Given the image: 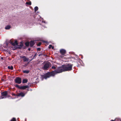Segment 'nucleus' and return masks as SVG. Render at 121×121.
Returning a JSON list of instances; mask_svg holds the SVG:
<instances>
[{
	"label": "nucleus",
	"instance_id": "obj_8",
	"mask_svg": "<svg viewBox=\"0 0 121 121\" xmlns=\"http://www.w3.org/2000/svg\"><path fill=\"white\" fill-rule=\"evenodd\" d=\"M20 58L21 59H23V61L24 62L26 61H28L29 60V59L26 58V57L25 56H21Z\"/></svg>",
	"mask_w": 121,
	"mask_h": 121
},
{
	"label": "nucleus",
	"instance_id": "obj_1",
	"mask_svg": "<svg viewBox=\"0 0 121 121\" xmlns=\"http://www.w3.org/2000/svg\"><path fill=\"white\" fill-rule=\"evenodd\" d=\"M64 71H65L63 65L61 67H58L55 71H53L51 72H48L45 74L41 75L40 78L41 80L43 81L44 79H46L47 78H49L51 76H54L57 73H60Z\"/></svg>",
	"mask_w": 121,
	"mask_h": 121
},
{
	"label": "nucleus",
	"instance_id": "obj_30",
	"mask_svg": "<svg viewBox=\"0 0 121 121\" xmlns=\"http://www.w3.org/2000/svg\"><path fill=\"white\" fill-rule=\"evenodd\" d=\"M42 55V54H40L39 55V56H41Z\"/></svg>",
	"mask_w": 121,
	"mask_h": 121
},
{
	"label": "nucleus",
	"instance_id": "obj_39",
	"mask_svg": "<svg viewBox=\"0 0 121 121\" xmlns=\"http://www.w3.org/2000/svg\"><path fill=\"white\" fill-rule=\"evenodd\" d=\"M32 57V56L30 57Z\"/></svg>",
	"mask_w": 121,
	"mask_h": 121
},
{
	"label": "nucleus",
	"instance_id": "obj_10",
	"mask_svg": "<svg viewBox=\"0 0 121 121\" xmlns=\"http://www.w3.org/2000/svg\"><path fill=\"white\" fill-rule=\"evenodd\" d=\"M60 52L61 54L63 55L66 53V51L64 49H61L60 50Z\"/></svg>",
	"mask_w": 121,
	"mask_h": 121
},
{
	"label": "nucleus",
	"instance_id": "obj_25",
	"mask_svg": "<svg viewBox=\"0 0 121 121\" xmlns=\"http://www.w3.org/2000/svg\"><path fill=\"white\" fill-rule=\"evenodd\" d=\"M12 95L13 96H17V94L16 95L14 93H12Z\"/></svg>",
	"mask_w": 121,
	"mask_h": 121
},
{
	"label": "nucleus",
	"instance_id": "obj_12",
	"mask_svg": "<svg viewBox=\"0 0 121 121\" xmlns=\"http://www.w3.org/2000/svg\"><path fill=\"white\" fill-rule=\"evenodd\" d=\"M37 53H35L34 56H33V57L30 60V61H32L33 59L35 58L37 56Z\"/></svg>",
	"mask_w": 121,
	"mask_h": 121
},
{
	"label": "nucleus",
	"instance_id": "obj_19",
	"mask_svg": "<svg viewBox=\"0 0 121 121\" xmlns=\"http://www.w3.org/2000/svg\"><path fill=\"white\" fill-rule=\"evenodd\" d=\"M38 9V8L37 6L35 7L34 8V10L35 12L37 11Z\"/></svg>",
	"mask_w": 121,
	"mask_h": 121
},
{
	"label": "nucleus",
	"instance_id": "obj_9",
	"mask_svg": "<svg viewBox=\"0 0 121 121\" xmlns=\"http://www.w3.org/2000/svg\"><path fill=\"white\" fill-rule=\"evenodd\" d=\"M25 93H24L23 92H21L17 94V96H21L22 97H23L25 96Z\"/></svg>",
	"mask_w": 121,
	"mask_h": 121
},
{
	"label": "nucleus",
	"instance_id": "obj_37",
	"mask_svg": "<svg viewBox=\"0 0 121 121\" xmlns=\"http://www.w3.org/2000/svg\"><path fill=\"white\" fill-rule=\"evenodd\" d=\"M25 47H24V48H25Z\"/></svg>",
	"mask_w": 121,
	"mask_h": 121
},
{
	"label": "nucleus",
	"instance_id": "obj_4",
	"mask_svg": "<svg viewBox=\"0 0 121 121\" xmlns=\"http://www.w3.org/2000/svg\"><path fill=\"white\" fill-rule=\"evenodd\" d=\"M8 93L7 91H5L1 92V95L0 96V99L7 98L8 95Z\"/></svg>",
	"mask_w": 121,
	"mask_h": 121
},
{
	"label": "nucleus",
	"instance_id": "obj_7",
	"mask_svg": "<svg viewBox=\"0 0 121 121\" xmlns=\"http://www.w3.org/2000/svg\"><path fill=\"white\" fill-rule=\"evenodd\" d=\"M9 42L11 43L13 46H15V45H17L18 44V43L17 42V41L16 40L14 42H13L12 40H9Z\"/></svg>",
	"mask_w": 121,
	"mask_h": 121
},
{
	"label": "nucleus",
	"instance_id": "obj_35",
	"mask_svg": "<svg viewBox=\"0 0 121 121\" xmlns=\"http://www.w3.org/2000/svg\"><path fill=\"white\" fill-rule=\"evenodd\" d=\"M111 121H115V120H111Z\"/></svg>",
	"mask_w": 121,
	"mask_h": 121
},
{
	"label": "nucleus",
	"instance_id": "obj_3",
	"mask_svg": "<svg viewBox=\"0 0 121 121\" xmlns=\"http://www.w3.org/2000/svg\"><path fill=\"white\" fill-rule=\"evenodd\" d=\"M43 64H44V65L42 67V69L44 70H48L51 66V64L48 61L44 62Z\"/></svg>",
	"mask_w": 121,
	"mask_h": 121
},
{
	"label": "nucleus",
	"instance_id": "obj_21",
	"mask_svg": "<svg viewBox=\"0 0 121 121\" xmlns=\"http://www.w3.org/2000/svg\"><path fill=\"white\" fill-rule=\"evenodd\" d=\"M31 1L29 2H27L26 3V4L28 5H31Z\"/></svg>",
	"mask_w": 121,
	"mask_h": 121
},
{
	"label": "nucleus",
	"instance_id": "obj_16",
	"mask_svg": "<svg viewBox=\"0 0 121 121\" xmlns=\"http://www.w3.org/2000/svg\"><path fill=\"white\" fill-rule=\"evenodd\" d=\"M23 72L24 73H28L30 72V71L29 70H25L23 71Z\"/></svg>",
	"mask_w": 121,
	"mask_h": 121
},
{
	"label": "nucleus",
	"instance_id": "obj_11",
	"mask_svg": "<svg viewBox=\"0 0 121 121\" xmlns=\"http://www.w3.org/2000/svg\"><path fill=\"white\" fill-rule=\"evenodd\" d=\"M35 40H31L30 41V46L31 47H32L35 44Z\"/></svg>",
	"mask_w": 121,
	"mask_h": 121
},
{
	"label": "nucleus",
	"instance_id": "obj_27",
	"mask_svg": "<svg viewBox=\"0 0 121 121\" xmlns=\"http://www.w3.org/2000/svg\"><path fill=\"white\" fill-rule=\"evenodd\" d=\"M52 68L53 69H55L56 68V67L55 66H53L52 67Z\"/></svg>",
	"mask_w": 121,
	"mask_h": 121
},
{
	"label": "nucleus",
	"instance_id": "obj_29",
	"mask_svg": "<svg viewBox=\"0 0 121 121\" xmlns=\"http://www.w3.org/2000/svg\"><path fill=\"white\" fill-rule=\"evenodd\" d=\"M28 63L27 64H25L24 65V67H26L27 66V65H28Z\"/></svg>",
	"mask_w": 121,
	"mask_h": 121
},
{
	"label": "nucleus",
	"instance_id": "obj_34",
	"mask_svg": "<svg viewBox=\"0 0 121 121\" xmlns=\"http://www.w3.org/2000/svg\"><path fill=\"white\" fill-rule=\"evenodd\" d=\"M30 48H29L28 49V51H30Z\"/></svg>",
	"mask_w": 121,
	"mask_h": 121
},
{
	"label": "nucleus",
	"instance_id": "obj_15",
	"mask_svg": "<svg viewBox=\"0 0 121 121\" xmlns=\"http://www.w3.org/2000/svg\"><path fill=\"white\" fill-rule=\"evenodd\" d=\"M8 68L9 69H10L11 70H13V67L12 66H8Z\"/></svg>",
	"mask_w": 121,
	"mask_h": 121
},
{
	"label": "nucleus",
	"instance_id": "obj_36",
	"mask_svg": "<svg viewBox=\"0 0 121 121\" xmlns=\"http://www.w3.org/2000/svg\"><path fill=\"white\" fill-rule=\"evenodd\" d=\"M8 96V97H9V96H8V95H7V96Z\"/></svg>",
	"mask_w": 121,
	"mask_h": 121
},
{
	"label": "nucleus",
	"instance_id": "obj_31",
	"mask_svg": "<svg viewBox=\"0 0 121 121\" xmlns=\"http://www.w3.org/2000/svg\"><path fill=\"white\" fill-rule=\"evenodd\" d=\"M8 43H6V45L7 46H8Z\"/></svg>",
	"mask_w": 121,
	"mask_h": 121
},
{
	"label": "nucleus",
	"instance_id": "obj_38",
	"mask_svg": "<svg viewBox=\"0 0 121 121\" xmlns=\"http://www.w3.org/2000/svg\"><path fill=\"white\" fill-rule=\"evenodd\" d=\"M32 56H33V55H32Z\"/></svg>",
	"mask_w": 121,
	"mask_h": 121
},
{
	"label": "nucleus",
	"instance_id": "obj_23",
	"mask_svg": "<svg viewBox=\"0 0 121 121\" xmlns=\"http://www.w3.org/2000/svg\"><path fill=\"white\" fill-rule=\"evenodd\" d=\"M42 44V43L41 42H39L37 44V46H40Z\"/></svg>",
	"mask_w": 121,
	"mask_h": 121
},
{
	"label": "nucleus",
	"instance_id": "obj_6",
	"mask_svg": "<svg viewBox=\"0 0 121 121\" xmlns=\"http://www.w3.org/2000/svg\"><path fill=\"white\" fill-rule=\"evenodd\" d=\"M15 82L18 84H20L22 82V80L21 78L19 77L16 78L15 79Z\"/></svg>",
	"mask_w": 121,
	"mask_h": 121
},
{
	"label": "nucleus",
	"instance_id": "obj_13",
	"mask_svg": "<svg viewBox=\"0 0 121 121\" xmlns=\"http://www.w3.org/2000/svg\"><path fill=\"white\" fill-rule=\"evenodd\" d=\"M11 26L10 25H8L6 26L5 27V29H6L8 30L9 29L11 28Z\"/></svg>",
	"mask_w": 121,
	"mask_h": 121
},
{
	"label": "nucleus",
	"instance_id": "obj_18",
	"mask_svg": "<svg viewBox=\"0 0 121 121\" xmlns=\"http://www.w3.org/2000/svg\"><path fill=\"white\" fill-rule=\"evenodd\" d=\"M30 43L29 42H26L25 43V45L26 47H28Z\"/></svg>",
	"mask_w": 121,
	"mask_h": 121
},
{
	"label": "nucleus",
	"instance_id": "obj_22",
	"mask_svg": "<svg viewBox=\"0 0 121 121\" xmlns=\"http://www.w3.org/2000/svg\"><path fill=\"white\" fill-rule=\"evenodd\" d=\"M10 121H16V119L15 118H13Z\"/></svg>",
	"mask_w": 121,
	"mask_h": 121
},
{
	"label": "nucleus",
	"instance_id": "obj_24",
	"mask_svg": "<svg viewBox=\"0 0 121 121\" xmlns=\"http://www.w3.org/2000/svg\"><path fill=\"white\" fill-rule=\"evenodd\" d=\"M19 45L20 47H22L23 46V45L22 43L21 42L20 43V44Z\"/></svg>",
	"mask_w": 121,
	"mask_h": 121
},
{
	"label": "nucleus",
	"instance_id": "obj_33",
	"mask_svg": "<svg viewBox=\"0 0 121 121\" xmlns=\"http://www.w3.org/2000/svg\"><path fill=\"white\" fill-rule=\"evenodd\" d=\"M51 48H52V49H53L54 48V47L52 46Z\"/></svg>",
	"mask_w": 121,
	"mask_h": 121
},
{
	"label": "nucleus",
	"instance_id": "obj_17",
	"mask_svg": "<svg viewBox=\"0 0 121 121\" xmlns=\"http://www.w3.org/2000/svg\"><path fill=\"white\" fill-rule=\"evenodd\" d=\"M28 80L27 79H23V80L22 83H26L27 82Z\"/></svg>",
	"mask_w": 121,
	"mask_h": 121
},
{
	"label": "nucleus",
	"instance_id": "obj_14",
	"mask_svg": "<svg viewBox=\"0 0 121 121\" xmlns=\"http://www.w3.org/2000/svg\"><path fill=\"white\" fill-rule=\"evenodd\" d=\"M22 47H20V45H18V46H17L16 47H15V48L14 49V50L17 49H21V48Z\"/></svg>",
	"mask_w": 121,
	"mask_h": 121
},
{
	"label": "nucleus",
	"instance_id": "obj_2",
	"mask_svg": "<svg viewBox=\"0 0 121 121\" xmlns=\"http://www.w3.org/2000/svg\"><path fill=\"white\" fill-rule=\"evenodd\" d=\"M65 71H69L72 69L73 64L69 63L63 65Z\"/></svg>",
	"mask_w": 121,
	"mask_h": 121
},
{
	"label": "nucleus",
	"instance_id": "obj_28",
	"mask_svg": "<svg viewBox=\"0 0 121 121\" xmlns=\"http://www.w3.org/2000/svg\"><path fill=\"white\" fill-rule=\"evenodd\" d=\"M52 47V45H51V44L49 45V49L51 48Z\"/></svg>",
	"mask_w": 121,
	"mask_h": 121
},
{
	"label": "nucleus",
	"instance_id": "obj_32",
	"mask_svg": "<svg viewBox=\"0 0 121 121\" xmlns=\"http://www.w3.org/2000/svg\"><path fill=\"white\" fill-rule=\"evenodd\" d=\"M1 80H2V81H4V79H1Z\"/></svg>",
	"mask_w": 121,
	"mask_h": 121
},
{
	"label": "nucleus",
	"instance_id": "obj_5",
	"mask_svg": "<svg viewBox=\"0 0 121 121\" xmlns=\"http://www.w3.org/2000/svg\"><path fill=\"white\" fill-rule=\"evenodd\" d=\"M15 86L16 87L20 89L24 90L26 88H29V86L28 85L23 86H20L19 85L16 84L15 85Z\"/></svg>",
	"mask_w": 121,
	"mask_h": 121
},
{
	"label": "nucleus",
	"instance_id": "obj_20",
	"mask_svg": "<svg viewBox=\"0 0 121 121\" xmlns=\"http://www.w3.org/2000/svg\"><path fill=\"white\" fill-rule=\"evenodd\" d=\"M115 121H121V120L119 118H116L115 119Z\"/></svg>",
	"mask_w": 121,
	"mask_h": 121
},
{
	"label": "nucleus",
	"instance_id": "obj_26",
	"mask_svg": "<svg viewBox=\"0 0 121 121\" xmlns=\"http://www.w3.org/2000/svg\"><path fill=\"white\" fill-rule=\"evenodd\" d=\"M37 50L38 51H40L41 49L40 48H38L37 49Z\"/></svg>",
	"mask_w": 121,
	"mask_h": 121
}]
</instances>
